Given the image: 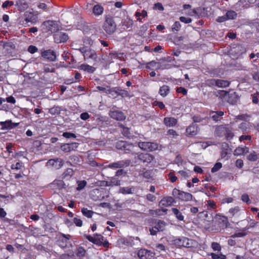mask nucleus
Masks as SVG:
<instances>
[{
	"label": "nucleus",
	"mask_w": 259,
	"mask_h": 259,
	"mask_svg": "<svg viewBox=\"0 0 259 259\" xmlns=\"http://www.w3.org/2000/svg\"><path fill=\"white\" fill-rule=\"evenodd\" d=\"M102 27L107 34H112L116 29V24L113 17L110 15L106 16Z\"/></svg>",
	"instance_id": "obj_1"
},
{
	"label": "nucleus",
	"mask_w": 259,
	"mask_h": 259,
	"mask_svg": "<svg viewBox=\"0 0 259 259\" xmlns=\"http://www.w3.org/2000/svg\"><path fill=\"white\" fill-rule=\"evenodd\" d=\"M43 27L47 29L46 31H51L52 33L57 32L60 27L58 22L52 20L46 21L42 24Z\"/></svg>",
	"instance_id": "obj_2"
},
{
	"label": "nucleus",
	"mask_w": 259,
	"mask_h": 259,
	"mask_svg": "<svg viewBox=\"0 0 259 259\" xmlns=\"http://www.w3.org/2000/svg\"><path fill=\"white\" fill-rule=\"evenodd\" d=\"M131 160L130 159L122 160L116 162L110 163L107 165H106L105 167L113 169H116L118 168H121L125 167H127L131 164Z\"/></svg>",
	"instance_id": "obj_3"
},
{
	"label": "nucleus",
	"mask_w": 259,
	"mask_h": 259,
	"mask_svg": "<svg viewBox=\"0 0 259 259\" xmlns=\"http://www.w3.org/2000/svg\"><path fill=\"white\" fill-rule=\"evenodd\" d=\"M192 240L186 237H182L174 240V244L179 247L189 248L192 246Z\"/></svg>",
	"instance_id": "obj_4"
},
{
	"label": "nucleus",
	"mask_w": 259,
	"mask_h": 259,
	"mask_svg": "<svg viewBox=\"0 0 259 259\" xmlns=\"http://www.w3.org/2000/svg\"><path fill=\"white\" fill-rule=\"evenodd\" d=\"M41 56L44 59H47V60L51 62H54L56 60V53L54 51L51 49L44 51L41 50Z\"/></svg>",
	"instance_id": "obj_5"
},
{
	"label": "nucleus",
	"mask_w": 259,
	"mask_h": 259,
	"mask_svg": "<svg viewBox=\"0 0 259 259\" xmlns=\"http://www.w3.org/2000/svg\"><path fill=\"white\" fill-rule=\"evenodd\" d=\"M63 160L61 158L51 159L47 162V166H50L52 167L58 169L63 165Z\"/></svg>",
	"instance_id": "obj_6"
},
{
	"label": "nucleus",
	"mask_w": 259,
	"mask_h": 259,
	"mask_svg": "<svg viewBox=\"0 0 259 259\" xmlns=\"http://www.w3.org/2000/svg\"><path fill=\"white\" fill-rule=\"evenodd\" d=\"M115 147L120 150L131 151L133 145L124 141H119L115 143Z\"/></svg>",
	"instance_id": "obj_7"
},
{
	"label": "nucleus",
	"mask_w": 259,
	"mask_h": 259,
	"mask_svg": "<svg viewBox=\"0 0 259 259\" xmlns=\"http://www.w3.org/2000/svg\"><path fill=\"white\" fill-rule=\"evenodd\" d=\"M109 115L111 118L118 121H123L126 118V116L121 111L111 110Z\"/></svg>",
	"instance_id": "obj_8"
},
{
	"label": "nucleus",
	"mask_w": 259,
	"mask_h": 259,
	"mask_svg": "<svg viewBox=\"0 0 259 259\" xmlns=\"http://www.w3.org/2000/svg\"><path fill=\"white\" fill-rule=\"evenodd\" d=\"M54 39L55 42L59 44L66 41L68 36L65 33L58 32L54 35Z\"/></svg>",
	"instance_id": "obj_9"
},
{
	"label": "nucleus",
	"mask_w": 259,
	"mask_h": 259,
	"mask_svg": "<svg viewBox=\"0 0 259 259\" xmlns=\"http://www.w3.org/2000/svg\"><path fill=\"white\" fill-rule=\"evenodd\" d=\"M96 242L95 244L98 246H103L104 247H108L109 242L104 237L100 234H95Z\"/></svg>",
	"instance_id": "obj_10"
},
{
	"label": "nucleus",
	"mask_w": 259,
	"mask_h": 259,
	"mask_svg": "<svg viewBox=\"0 0 259 259\" xmlns=\"http://www.w3.org/2000/svg\"><path fill=\"white\" fill-rule=\"evenodd\" d=\"M217 131H220L221 133H223L226 135L227 139H231L234 136V134L232 133V130L230 127L220 126L218 127Z\"/></svg>",
	"instance_id": "obj_11"
},
{
	"label": "nucleus",
	"mask_w": 259,
	"mask_h": 259,
	"mask_svg": "<svg viewBox=\"0 0 259 259\" xmlns=\"http://www.w3.org/2000/svg\"><path fill=\"white\" fill-rule=\"evenodd\" d=\"M114 92L117 95L120 96L122 97H131L127 91L121 90L119 88H115L111 89L108 91L109 94H111Z\"/></svg>",
	"instance_id": "obj_12"
},
{
	"label": "nucleus",
	"mask_w": 259,
	"mask_h": 259,
	"mask_svg": "<svg viewBox=\"0 0 259 259\" xmlns=\"http://www.w3.org/2000/svg\"><path fill=\"white\" fill-rule=\"evenodd\" d=\"M78 143H72L70 144H65L61 146L62 151L65 152H69L72 150H75L78 147Z\"/></svg>",
	"instance_id": "obj_13"
},
{
	"label": "nucleus",
	"mask_w": 259,
	"mask_h": 259,
	"mask_svg": "<svg viewBox=\"0 0 259 259\" xmlns=\"http://www.w3.org/2000/svg\"><path fill=\"white\" fill-rule=\"evenodd\" d=\"M153 156L148 153H140L138 154V159L143 163H150L153 160Z\"/></svg>",
	"instance_id": "obj_14"
},
{
	"label": "nucleus",
	"mask_w": 259,
	"mask_h": 259,
	"mask_svg": "<svg viewBox=\"0 0 259 259\" xmlns=\"http://www.w3.org/2000/svg\"><path fill=\"white\" fill-rule=\"evenodd\" d=\"M245 49L241 45H236L231 50V53L237 57L245 52Z\"/></svg>",
	"instance_id": "obj_15"
},
{
	"label": "nucleus",
	"mask_w": 259,
	"mask_h": 259,
	"mask_svg": "<svg viewBox=\"0 0 259 259\" xmlns=\"http://www.w3.org/2000/svg\"><path fill=\"white\" fill-rule=\"evenodd\" d=\"M69 235L62 234L61 237L58 240V244L62 248H65L67 246L68 241L70 238Z\"/></svg>",
	"instance_id": "obj_16"
},
{
	"label": "nucleus",
	"mask_w": 259,
	"mask_h": 259,
	"mask_svg": "<svg viewBox=\"0 0 259 259\" xmlns=\"http://www.w3.org/2000/svg\"><path fill=\"white\" fill-rule=\"evenodd\" d=\"M83 57L84 60L88 59H91L93 61H96L97 58V55L95 50H92L90 48H88L85 54H84Z\"/></svg>",
	"instance_id": "obj_17"
},
{
	"label": "nucleus",
	"mask_w": 259,
	"mask_h": 259,
	"mask_svg": "<svg viewBox=\"0 0 259 259\" xmlns=\"http://www.w3.org/2000/svg\"><path fill=\"white\" fill-rule=\"evenodd\" d=\"M81 162L80 157L77 155H72L69 157V161L67 163L71 166H75L77 164L80 165Z\"/></svg>",
	"instance_id": "obj_18"
},
{
	"label": "nucleus",
	"mask_w": 259,
	"mask_h": 259,
	"mask_svg": "<svg viewBox=\"0 0 259 259\" xmlns=\"http://www.w3.org/2000/svg\"><path fill=\"white\" fill-rule=\"evenodd\" d=\"M0 124L2 126L1 128L2 130H9L16 127L18 123H13L11 120H7L4 122H1Z\"/></svg>",
	"instance_id": "obj_19"
},
{
	"label": "nucleus",
	"mask_w": 259,
	"mask_h": 259,
	"mask_svg": "<svg viewBox=\"0 0 259 259\" xmlns=\"http://www.w3.org/2000/svg\"><path fill=\"white\" fill-rule=\"evenodd\" d=\"M174 199L172 197L169 196L162 199L159 202L160 206H168L172 205L174 202Z\"/></svg>",
	"instance_id": "obj_20"
},
{
	"label": "nucleus",
	"mask_w": 259,
	"mask_h": 259,
	"mask_svg": "<svg viewBox=\"0 0 259 259\" xmlns=\"http://www.w3.org/2000/svg\"><path fill=\"white\" fill-rule=\"evenodd\" d=\"M224 114V112L221 111H211L209 113V116L214 121H218L221 120V117Z\"/></svg>",
	"instance_id": "obj_21"
},
{
	"label": "nucleus",
	"mask_w": 259,
	"mask_h": 259,
	"mask_svg": "<svg viewBox=\"0 0 259 259\" xmlns=\"http://www.w3.org/2000/svg\"><path fill=\"white\" fill-rule=\"evenodd\" d=\"M16 5L17 6L18 10L21 12L24 11L28 7V5L25 0H18Z\"/></svg>",
	"instance_id": "obj_22"
},
{
	"label": "nucleus",
	"mask_w": 259,
	"mask_h": 259,
	"mask_svg": "<svg viewBox=\"0 0 259 259\" xmlns=\"http://www.w3.org/2000/svg\"><path fill=\"white\" fill-rule=\"evenodd\" d=\"M163 122L166 126L170 127L175 126L177 123V120L174 117H165Z\"/></svg>",
	"instance_id": "obj_23"
},
{
	"label": "nucleus",
	"mask_w": 259,
	"mask_h": 259,
	"mask_svg": "<svg viewBox=\"0 0 259 259\" xmlns=\"http://www.w3.org/2000/svg\"><path fill=\"white\" fill-rule=\"evenodd\" d=\"M198 132V126L196 125L192 124L186 128V133L190 136H195Z\"/></svg>",
	"instance_id": "obj_24"
},
{
	"label": "nucleus",
	"mask_w": 259,
	"mask_h": 259,
	"mask_svg": "<svg viewBox=\"0 0 259 259\" xmlns=\"http://www.w3.org/2000/svg\"><path fill=\"white\" fill-rule=\"evenodd\" d=\"M139 147L146 151H152L155 149L152 147V143L149 142H141L139 143Z\"/></svg>",
	"instance_id": "obj_25"
},
{
	"label": "nucleus",
	"mask_w": 259,
	"mask_h": 259,
	"mask_svg": "<svg viewBox=\"0 0 259 259\" xmlns=\"http://www.w3.org/2000/svg\"><path fill=\"white\" fill-rule=\"evenodd\" d=\"M150 251L145 249L139 250L137 253V255L140 259H147L149 256Z\"/></svg>",
	"instance_id": "obj_26"
},
{
	"label": "nucleus",
	"mask_w": 259,
	"mask_h": 259,
	"mask_svg": "<svg viewBox=\"0 0 259 259\" xmlns=\"http://www.w3.org/2000/svg\"><path fill=\"white\" fill-rule=\"evenodd\" d=\"M193 199V196L191 194L182 191L179 196V199L182 201H188L192 200Z\"/></svg>",
	"instance_id": "obj_27"
},
{
	"label": "nucleus",
	"mask_w": 259,
	"mask_h": 259,
	"mask_svg": "<svg viewBox=\"0 0 259 259\" xmlns=\"http://www.w3.org/2000/svg\"><path fill=\"white\" fill-rule=\"evenodd\" d=\"M238 97L236 92L229 93L227 99V102L231 104H234L237 101Z\"/></svg>",
	"instance_id": "obj_28"
},
{
	"label": "nucleus",
	"mask_w": 259,
	"mask_h": 259,
	"mask_svg": "<svg viewBox=\"0 0 259 259\" xmlns=\"http://www.w3.org/2000/svg\"><path fill=\"white\" fill-rule=\"evenodd\" d=\"M104 11L103 7L99 5H96L93 8V13L96 16H99L102 14Z\"/></svg>",
	"instance_id": "obj_29"
},
{
	"label": "nucleus",
	"mask_w": 259,
	"mask_h": 259,
	"mask_svg": "<svg viewBox=\"0 0 259 259\" xmlns=\"http://www.w3.org/2000/svg\"><path fill=\"white\" fill-rule=\"evenodd\" d=\"M169 92V88L166 85H163L160 88L159 93L163 97H166Z\"/></svg>",
	"instance_id": "obj_30"
},
{
	"label": "nucleus",
	"mask_w": 259,
	"mask_h": 259,
	"mask_svg": "<svg viewBox=\"0 0 259 259\" xmlns=\"http://www.w3.org/2000/svg\"><path fill=\"white\" fill-rule=\"evenodd\" d=\"M122 26H125L126 29H130L133 26L134 22L133 20L129 18H126L122 22Z\"/></svg>",
	"instance_id": "obj_31"
},
{
	"label": "nucleus",
	"mask_w": 259,
	"mask_h": 259,
	"mask_svg": "<svg viewBox=\"0 0 259 259\" xmlns=\"http://www.w3.org/2000/svg\"><path fill=\"white\" fill-rule=\"evenodd\" d=\"M87 253L86 250L82 246H79L77 249L76 255L79 258L83 257L85 256Z\"/></svg>",
	"instance_id": "obj_32"
},
{
	"label": "nucleus",
	"mask_w": 259,
	"mask_h": 259,
	"mask_svg": "<svg viewBox=\"0 0 259 259\" xmlns=\"http://www.w3.org/2000/svg\"><path fill=\"white\" fill-rule=\"evenodd\" d=\"M171 211L178 220L180 221L184 220V216L179 209L176 208H172Z\"/></svg>",
	"instance_id": "obj_33"
},
{
	"label": "nucleus",
	"mask_w": 259,
	"mask_h": 259,
	"mask_svg": "<svg viewBox=\"0 0 259 259\" xmlns=\"http://www.w3.org/2000/svg\"><path fill=\"white\" fill-rule=\"evenodd\" d=\"M237 16V14L234 11L230 10L227 12L226 17L228 20L235 19Z\"/></svg>",
	"instance_id": "obj_34"
},
{
	"label": "nucleus",
	"mask_w": 259,
	"mask_h": 259,
	"mask_svg": "<svg viewBox=\"0 0 259 259\" xmlns=\"http://www.w3.org/2000/svg\"><path fill=\"white\" fill-rule=\"evenodd\" d=\"M230 82L227 80L217 79V87L220 88H226L229 85Z\"/></svg>",
	"instance_id": "obj_35"
},
{
	"label": "nucleus",
	"mask_w": 259,
	"mask_h": 259,
	"mask_svg": "<svg viewBox=\"0 0 259 259\" xmlns=\"http://www.w3.org/2000/svg\"><path fill=\"white\" fill-rule=\"evenodd\" d=\"M81 212L83 214V215L85 217H87V218H92L94 211L91 210H89L87 208H82L81 209Z\"/></svg>",
	"instance_id": "obj_36"
},
{
	"label": "nucleus",
	"mask_w": 259,
	"mask_h": 259,
	"mask_svg": "<svg viewBox=\"0 0 259 259\" xmlns=\"http://www.w3.org/2000/svg\"><path fill=\"white\" fill-rule=\"evenodd\" d=\"M109 185L108 186H119L120 181L117 180L115 177H112L110 181H108Z\"/></svg>",
	"instance_id": "obj_37"
},
{
	"label": "nucleus",
	"mask_w": 259,
	"mask_h": 259,
	"mask_svg": "<svg viewBox=\"0 0 259 259\" xmlns=\"http://www.w3.org/2000/svg\"><path fill=\"white\" fill-rule=\"evenodd\" d=\"M53 185L59 189H62L65 187V184L64 182L61 180H55L53 182Z\"/></svg>",
	"instance_id": "obj_38"
},
{
	"label": "nucleus",
	"mask_w": 259,
	"mask_h": 259,
	"mask_svg": "<svg viewBox=\"0 0 259 259\" xmlns=\"http://www.w3.org/2000/svg\"><path fill=\"white\" fill-rule=\"evenodd\" d=\"M158 64H159V62L152 61L146 64V68L148 69L153 70L154 67L156 68L158 66Z\"/></svg>",
	"instance_id": "obj_39"
},
{
	"label": "nucleus",
	"mask_w": 259,
	"mask_h": 259,
	"mask_svg": "<svg viewBox=\"0 0 259 259\" xmlns=\"http://www.w3.org/2000/svg\"><path fill=\"white\" fill-rule=\"evenodd\" d=\"M80 69L83 70L84 71H87L88 72H93L94 70V67L86 64H82L81 65H80Z\"/></svg>",
	"instance_id": "obj_40"
},
{
	"label": "nucleus",
	"mask_w": 259,
	"mask_h": 259,
	"mask_svg": "<svg viewBox=\"0 0 259 259\" xmlns=\"http://www.w3.org/2000/svg\"><path fill=\"white\" fill-rule=\"evenodd\" d=\"M165 226V223L161 220H159L155 226L158 229L159 231H162L164 229Z\"/></svg>",
	"instance_id": "obj_41"
},
{
	"label": "nucleus",
	"mask_w": 259,
	"mask_h": 259,
	"mask_svg": "<svg viewBox=\"0 0 259 259\" xmlns=\"http://www.w3.org/2000/svg\"><path fill=\"white\" fill-rule=\"evenodd\" d=\"M247 158L249 161H255L258 158L257 154L255 152L253 151L247 156Z\"/></svg>",
	"instance_id": "obj_42"
},
{
	"label": "nucleus",
	"mask_w": 259,
	"mask_h": 259,
	"mask_svg": "<svg viewBox=\"0 0 259 259\" xmlns=\"http://www.w3.org/2000/svg\"><path fill=\"white\" fill-rule=\"evenodd\" d=\"M119 192L123 194L132 193V188L130 187H121L119 189Z\"/></svg>",
	"instance_id": "obj_43"
},
{
	"label": "nucleus",
	"mask_w": 259,
	"mask_h": 259,
	"mask_svg": "<svg viewBox=\"0 0 259 259\" xmlns=\"http://www.w3.org/2000/svg\"><path fill=\"white\" fill-rule=\"evenodd\" d=\"M250 117V115L244 114L239 115L237 116L235 118L241 120L247 121Z\"/></svg>",
	"instance_id": "obj_44"
},
{
	"label": "nucleus",
	"mask_w": 259,
	"mask_h": 259,
	"mask_svg": "<svg viewBox=\"0 0 259 259\" xmlns=\"http://www.w3.org/2000/svg\"><path fill=\"white\" fill-rule=\"evenodd\" d=\"M234 154L237 156L244 155V150L242 147H238L234 150Z\"/></svg>",
	"instance_id": "obj_45"
},
{
	"label": "nucleus",
	"mask_w": 259,
	"mask_h": 259,
	"mask_svg": "<svg viewBox=\"0 0 259 259\" xmlns=\"http://www.w3.org/2000/svg\"><path fill=\"white\" fill-rule=\"evenodd\" d=\"M222 167V164L221 162L216 163L214 166L211 168V172H215L218 171Z\"/></svg>",
	"instance_id": "obj_46"
},
{
	"label": "nucleus",
	"mask_w": 259,
	"mask_h": 259,
	"mask_svg": "<svg viewBox=\"0 0 259 259\" xmlns=\"http://www.w3.org/2000/svg\"><path fill=\"white\" fill-rule=\"evenodd\" d=\"M211 256L212 259H226V256L222 254H217L214 253H211Z\"/></svg>",
	"instance_id": "obj_47"
},
{
	"label": "nucleus",
	"mask_w": 259,
	"mask_h": 259,
	"mask_svg": "<svg viewBox=\"0 0 259 259\" xmlns=\"http://www.w3.org/2000/svg\"><path fill=\"white\" fill-rule=\"evenodd\" d=\"M87 182L84 180L78 182L77 190L79 191L82 190L87 185Z\"/></svg>",
	"instance_id": "obj_48"
},
{
	"label": "nucleus",
	"mask_w": 259,
	"mask_h": 259,
	"mask_svg": "<svg viewBox=\"0 0 259 259\" xmlns=\"http://www.w3.org/2000/svg\"><path fill=\"white\" fill-rule=\"evenodd\" d=\"M239 128L244 133L247 131L248 125L245 122H242L239 124Z\"/></svg>",
	"instance_id": "obj_49"
},
{
	"label": "nucleus",
	"mask_w": 259,
	"mask_h": 259,
	"mask_svg": "<svg viewBox=\"0 0 259 259\" xmlns=\"http://www.w3.org/2000/svg\"><path fill=\"white\" fill-rule=\"evenodd\" d=\"M63 136L66 138H76V136L74 134L69 133V132H64L63 134Z\"/></svg>",
	"instance_id": "obj_50"
},
{
	"label": "nucleus",
	"mask_w": 259,
	"mask_h": 259,
	"mask_svg": "<svg viewBox=\"0 0 259 259\" xmlns=\"http://www.w3.org/2000/svg\"><path fill=\"white\" fill-rule=\"evenodd\" d=\"M241 200L247 204L250 203L251 201L249 198V196L247 194H244L241 196Z\"/></svg>",
	"instance_id": "obj_51"
},
{
	"label": "nucleus",
	"mask_w": 259,
	"mask_h": 259,
	"mask_svg": "<svg viewBox=\"0 0 259 259\" xmlns=\"http://www.w3.org/2000/svg\"><path fill=\"white\" fill-rule=\"evenodd\" d=\"M207 84L210 87L211 86H217V79H208L206 81Z\"/></svg>",
	"instance_id": "obj_52"
},
{
	"label": "nucleus",
	"mask_w": 259,
	"mask_h": 259,
	"mask_svg": "<svg viewBox=\"0 0 259 259\" xmlns=\"http://www.w3.org/2000/svg\"><path fill=\"white\" fill-rule=\"evenodd\" d=\"M181 27V25L179 21H176L175 22L174 24L172 25V30H176L177 31H179Z\"/></svg>",
	"instance_id": "obj_53"
},
{
	"label": "nucleus",
	"mask_w": 259,
	"mask_h": 259,
	"mask_svg": "<svg viewBox=\"0 0 259 259\" xmlns=\"http://www.w3.org/2000/svg\"><path fill=\"white\" fill-rule=\"evenodd\" d=\"M179 19L182 22H184L186 24L190 23L192 21V20L191 18H186L183 16L180 17Z\"/></svg>",
	"instance_id": "obj_54"
},
{
	"label": "nucleus",
	"mask_w": 259,
	"mask_h": 259,
	"mask_svg": "<svg viewBox=\"0 0 259 259\" xmlns=\"http://www.w3.org/2000/svg\"><path fill=\"white\" fill-rule=\"evenodd\" d=\"M84 237L86 239H87L89 241L95 244L96 239H95V234L94 235V237H92L89 235L84 234Z\"/></svg>",
	"instance_id": "obj_55"
},
{
	"label": "nucleus",
	"mask_w": 259,
	"mask_h": 259,
	"mask_svg": "<svg viewBox=\"0 0 259 259\" xmlns=\"http://www.w3.org/2000/svg\"><path fill=\"white\" fill-rule=\"evenodd\" d=\"M38 51V49L34 46L31 45L28 48V51L31 54H34Z\"/></svg>",
	"instance_id": "obj_56"
},
{
	"label": "nucleus",
	"mask_w": 259,
	"mask_h": 259,
	"mask_svg": "<svg viewBox=\"0 0 259 259\" xmlns=\"http://www.w3.org/2000/svg\"><path fill=\"white\" fill-rule=\"evenodd\" d=\"M169 179L172 183L175 182L177 180V177L174 174L173 172H170L168 174Z\"/></svg>",
	"instance_id": "obj_57"
},
{
	"label": "nucleus",
	"mask_w": 259,
	"mask_h": 259,
	"mask_svg": "<svg viewBox=\"0 0 259 259\" xmlns=\"http://www.w3.org/2000/svg\"><path fill=\"white\" fill-rule=\"evenodd\" d=\"M153 9H155V10H159L161 11H163L164 10V8H163L162 4L160 3H157L155 4L154 6Z\"/></svg>",
	"instance_id": "obj_58"
},
{
	"label": "nucleus",
	"mask_w": 259,
	"mask_h": 259,
	"mask_svg": "<svg viewBox=\"0 0 259 259\" xmlns=\"http://www.w3.org/2000/svg\"><path fill=\"white\" fill-rule=\"evenodd\" d=\"M211 247H212V249L215 251H216V250L220 251L221 250V246L218 243H216V242L212 243Z\"/></svg>",
	"instance_id": "obj_59"
},
{
	"label": "nucleus",
	"mask_w": 259,
	"mask_h": 259,
	"mask_svg": "<svg viewBox=\"0 0 259 259\" xmlns=\"http://www.w3.org/2000/svg\"><path fill=\"white\" fill-rule=\"evenodd\" d=\"M73 222L77 227H81L82 225V222L79 219L74 218L73 219Z\"/></svg>",
	"instance_id": "obj_60"
},
{
	"label": "nucleus",
	"mask_w": 259,
	"mask_h": 259,
	"mask_svg": "<svg viewBox=\"0 0 259 259\" xmlns=\"http://www.w3.org/2000/svg\"><path fill=\"white\" fill-rule=\"evenodd\" d=\"M181 192L182 191H180V190L175 188L173 189L172 193V195L174 196H177L179 199V196H180Z\"/></svg>",
	"instance_id": "obj_61"
},
{
	"label": "nucleus",
	"mask_w": 259,
	"mask_h": 259,
	"mask_svg": "<svg viewBox=\"0 0 259 259\" xmlns=\"http://www.w3.org/2000/svg\"><path fill=\"white\" fill-rule=\"evenodd\" d=\"M65 176H72L73 175V170L72 168H67L64 172Z\"/></svg>",
	"instance_id": "obj_62"
},
{
	"label": "nucleus",
	"mask_w": 259,
	"mask_h": 259,
	"mask_svg": "<svg viewBox=\"0 0 259 259\" xmlns=\"http://www.w3.org/2000/svg\"><path fill=\"white\" fill-rule=\"evenodd\" d=\"M177 92L178 93H182L184 95H186L187 93V90L183 87L177 88Z\"/></svg>",
	"instance_id": "obj_63"
},
{
	"label": "nucleus",
	"mask_w": 259,
	"mask_h": 259,
	"mask_svg": "<svg viewBox=\"0 0 259 259\" xmlns=\"http://www.w3.org/2000/svg\"><path fill=\"white\" fill-rule=\"evenodd\" d=\"M22 166L21 163L20 162H17L16 164H12L11 165V168L12 169H20Z\"/></svg>",
	"instance_id": "obj_64"
}]
</instances>
